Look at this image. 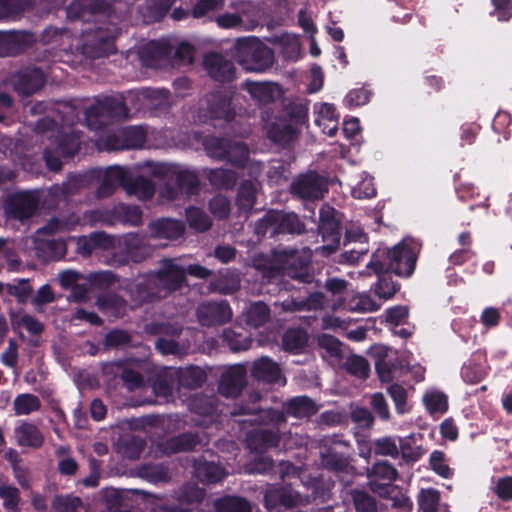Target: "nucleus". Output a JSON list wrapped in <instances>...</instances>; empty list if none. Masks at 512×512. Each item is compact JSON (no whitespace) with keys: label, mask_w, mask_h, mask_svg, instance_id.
Listing matches in <instances>:
<instances>
[{"label":"nucleus","mask_w":512,"mask_h":512,"mask_svg":"<svg viewBox=\"0 0 512 512\" xmlns=\"http://www.w3.org/2000/svg\"><path fill=\"white\" fill-rule=\"evenodd\" d=\"M292 191L302 199L315 200L323 197L326 188L324 181L316 173H309L293 184Z\"/></svg>","instance_id":"obj_22"},{"label":"nucleus","mask_w":512,"mask_h":512,"mask_svg":"<svg viewBox=\"0 0 512 512\" xmlns=\"http://www.w3.org/2000/svg\"><path fill=\"white\" fill-rule=\"evenodd\" d=\"M146 169L153 176L175 180L179 189L186 194H191L199 183L194 172L175 165L148 164Z\"/></svg>","instance_id":"obj_10"},{"label":"nucleus","mask_w":512,"mask_h":512,"mask_svg":"<svg viewBox=\"0 0 512 512\" xmlns=\"http://www.w3.org/2000/svg\"><path fill=\"white\" fill-rule=\"evenodd\" d=\"M208 112L211 119H224L227 122L234 116L230 100L218 93L208 99Z\"/></svg>","instance_id":"obj_38"},{"label":"nucleus","mask_w":512,"mask_h":512,"mask_svg":"<svg viewBox=\"0 0 512 512\" xmlns=\"http://www.w3.org/2000/svg\"><path fill=\"white\" fill-rule=\"evenodd\" d=\"M424 402L430 414H443L448 410V398L442 392L426 394Z\"/></svg>","instance_id":"obj_55"},{"label":"nucleus","mask_w":512,"mask_h":512,"mask_svg":"<svg viewBox=\"0 0 512 512\" xmlns=\"http://www.w3.org/2000/svg\"><path fill=\"white\" fill-rule=\"evenodd\" d=\"M41 408L40 399L30 393L19 394L13 402V409L16 415H29Z\"/></svg>","instance_id":"obj_49"},{"label":"nucleus","mask_w":512,"mask_h":512,"mask_svg":"<svg viewBox=\"0 0 512 512\" xmlns=\"http://www.w3.org/2000/svg\"><path fill=\"white\" fill-rule=\"evenodd\" d=\"M120 134L124 137L125 143L122 145L109 144L110 149L138 148L143 145L146 138V131L141 126L129 127Z\"/></svg>","instance_id":"obj_46"},{"label":"nucleus","mask_w":512,"mask_h":512,"mask_svg":"<svg viewBox=\"0 0 512 512\" xmlns=\"http://www.w3.org/2000/svg\"><path fill=\"white\" fill-rule=\"evenodd\" d=\"M288 260L289 258H284ZM293 261L285 266L283 274L303 284H311L315 280V269L312 258H291Z\"/></svg>","instance_id":"obj_28"},{"label":"nucleus","mask_w":512,"mask_h":512,"mask_svg":"<svg viewBox=\"0 0 512 512\" xmlns=\"http://www.w3.org/2000/svg\"><path fill=\"white\" fill-rule=\"evenodd\" d=\"M7 292L9 295L14 296L19 304H25L33 292L29 280L21 279L16 284H8Z\"/></svg>","instance_id":"obj_60"},{"label":"nucleus","mask_w":512,"mask_h":512,"mask_svg":"<svg viewBox=\"0 0 512 512\" xmlns=\"http://www.w3.org/2000/svg\"><path fill=\"white\" fill-rule=\"evenodd\" d=\"M308 336L302 329H288L282 337V347L285 351L298 354L307 345Z\"/></svg>","instance_id":"obj_41"},{"label":"nucleus","mask_w":512,"mask_h":512,"mask_svg":"<svg viewBox=\"0 0 512 512\" xmlns=\"http://www.w3.org/2000/svg\"><path fill=\"white\" fill-rule=\"evenodd\" d=\"M197 317L202 326H220L231 320L232 310L227 301L207 302L198 307Z\"/></svg>","instance_id":"obj_13"},{"label":"nucleus","mask_w":512,"mask_h":512,"mask_svg":"<svg viewBox=\"0 0 512 512\" xmlns=\"http://www.w3.org/2000/svg\"><path fill=\"white\" fill-rule=\"evenodd\" d=\"M247 384V369L243 364H235L225 370L220 377L218 391L224 397L236 398Z\"/></svg>","instance_id":"obj_12"},{"label":"nucleus","mask_w":512,"mask_h":512,"mask_svg":"<svg viewBox=\"0 0 512 512\" xmlns=\"http://www.w3.org/2000/svg\"><path fill=\"white\" fill-rule=\"evenodd\" d=\"M120 379L123 381L124 386L129 391L139 389L144 384V378L142 374L130 367H127L126 365L121 370Z\"/></svg>","instance_id":"obj_61"},{"label":"nucleus","mask_w":512,"mask_h":512,"mask_svg":"<svg viewBox=\"0 0 512 512\" xmlns=\"http://www.w3.org/2000/svg\"><path fill=\"white\" fill-rule=\"evenodd\" d=\"M316 124L322 128L323 132L328 136H334L337 131L338 116L333 105L321 103L315 106Z\"/></svg>","instance_id":"obj_36"},{"label":"nucleus","mask_w":512,"mask_h":512,"mask_svg":"<svg viewBox=\"0 0 512 512\" xmlns=\"http://www.w3.org/2000/svg\"><path fill=\"white\" fill-rule=\"evenodd\" d=\"M378 277L375 294L382 299L392 298L400 289V284L394 282L388 271L373 272Z\"/></svg>","instance_id":"obj_45"},{"label":"nucleus","mask_w":512,"mask_h":512,"mask_svg":"<svg viewBox=\"0 0 512 512\" xmlns=\"http://www.w3.org/2000/svg\"><path fill=\"white\" fill-rule=\"evenodd\" d=\"M205 497L204 489L199 488L195 484H186L179 493L178 500L186 507H194L199 505Z\"/></svg>","instance_id":"obj_51"},{"label":"nucleus","mask_w":512,"mask_h":512,"mask_svg":"<svg viewBox=\"0 0 512 512\" xmlns=\"http://www.w3.org/2000/svg\"><path fill=\"white\" fill-rule=\"evenodd\" d=\"M387 391L395 404L396 412L400 415L408 412L409 408L407 406L406 389L403 386L394 383L388 387Z\"/></svg>","instance_id":"obj_58"},{"label":"nucleus","mask_w":512,"mask_h":512,"mask_svg":"<svg viewBox=\"0 0 512 512\" xmlns=\"http://www.w3.org/2000/svg\"><path fill=\"white\" fill-rule=\"evenodd\" d=\"M493 492L496 496L504 502L512 501V476H504L498 478L495 486L493 487Z\"/></svg>","instance_id":"obj_64"},{"label":"nucleus","mask_w":512,"mask_h":512,"mask_svg":"<svg viewBox=\"0 0 512 512\" xmlns=\"http://www.w3.org/2000/svg\"><path fill=\"white\" fill-rule=\"evenodd\" d=\"M216 512H252L250 502L241 496L225 495L214 503Z\"/></svg>","instance_id":"obj_40"},{"label":"nucleus","mask_w":512,"mask_h":512,"mask_svg":"<svg viewBox=\"0 0 512 512\" xmlns=\"http://www.w3.org/2000/svg\"><path fill=\"white\" fill-rule=\"evenodd\" d=\"M243 87L261 103L271 102L279 94V87L273 83L246 81L243 83Z\"/></svg>","instance_id":"obj_37"},{"label":"nucleus","mask_w":512,"mask_h":512,"mask_svg":"<svg viewBox=\"0 0 512 512\" xmlns=\"http://www.w3.org/2000/svg\"><path fill=\"white\" fill-rule=\"evenodd\" d=\"M429 463L431 469L439 476L443 478H450L452 471L446 463V456L443 451L435 450L430 454Z\"/></svg>","instance_id":"obj_59"},{"label":"nucleus","mask_w":512,"mask_h":512,"mask_svg":"<svg viewBox=\"0 0 512 512\" xmlns=\"http://www.w3.org/2000/svg\"><path fill=\"white\" fill-rule=\"evenodd\" d=\"M96 305L102 312L120 316L126 309V301L116 293H104L97 298Z\"/></svg>","instance_id":"obj_42"},{"label":"nucleus","mask_w":512,"mask_h":512,"mask_svg":"<svg viewBox=\"0 0 512 512\" xmlns=\"http://www.w3.org/2000/svg\"><path fill=\"white\" fill-rule=\"evenodd\" d=\"M421 252V244L412 238H405L392 250V256H417Z\"/></svg>","instance_id":"obj_62"},{"label":"nucleus","mask_w":512,"mask_h":512,"mask_svg":"<svg viewBox=\"0 0 512 512\" xmlns=\"http://www.w3.org/2000/svg\"><path fill=\"white\" fill-rule=\"evenodd\" d=\"M297 133L298 131L291 125H274L268 131L270 139L279 144H287L293 141Z\"/></svg>","instance_id":"obj_56"},{"label":"nucleus","mask_w":512,"mask_h":512,"mask_svg":"<svg viewBox=\"0 0 512 512\" xmlns=\"http://www.w3.org/2000/svg\"><path fill=\"white\" fill-rule=\"evenodd\" d=\"M350 496L356 512H378L377 500L365 490L353 489Z\"/></svg>","instance_id":"obj_48"},{"label":"nucleus","mask_w":512,"mask_h":512,"mask_svg":"<svg viewBox=\"0 0 512 512\" xmlns=\"http://www.w3.org/2000/svg\"><path fill=\"white\" fill-rule=\"evenodd\" d=\"M299 501V493L293 490L290 485L273 486L269 488L264 495V506L269 511L280 507L290 509L297 506Z\"/></svg>","instance_id":"obj_16"},{"label":"nucleus","mask_w":512,"mask_h":512,"mask_svg":"<svg viewBox=\"0 0 512 512\" xmlns=\"http://www.w3.org/2000/svg\"><path fill=\"white\" fill-rule=\"evenodd\" d=\"M125 191L128 195H135L138 199H149L154 194L153 183L144 176L135 179L130 176L128 184H125Z\"/></svg>","instance_id":"obj_44"},{"label":"nucleus","mask_w":512,"mask_h":512,"mask_svg":"<svg viewBox=\"0 0 512 512\" xmlns=\"http://www.w3.org/2000/svg\"><path fill=\"white\" fill-rule=\"evenodd\" d=\"M343 368L349 375L361 380H366L371 370L368 360L357 354L348 356L343 363Z\"/></svg>","instance_id":"obj_43"},{"label":"nucleus","mask_w":512,"mask_h":512,"mask_svg":"<svg viewBox=\"0 0 512 512\" xmlns=\"http://www.w3.org/2000/svg\"><path fill=\"white\" fill-rule=\"evenodd\" d=\"M262 395L254 391L249 394L247 400L236 403L229 411L231 417L248 416L247 419L236 420L240 425H268L285 423L287 417L297 419L310 418L318 412L315 401L306 396H294L283 403V409L267 408L260 406Z\"/></svg>","instance_id":"obj_1"},{"label":"nucleus","mask_w":512,"mask_h":512,"mask_svg":"<svg viewBox=\"0 0 512 512\" xmlns=\"http://www.w3.org/2000/svg\"><path fill=\"white\" fill-rule=\"evenodd\" d=\"M440 492L435 488H422L417 495L419 512H438Z\"/></svg>","instance_id":"obj_47"},{"label":"nucleus","mask_w":512,"mask_h":512,"mask_svg":"<svg viewBox=\"0 0 512 512\" xmlns=\"http://www.w3.org/2000/svg\"><path fill=\"white\" fill-rule=\"evenodd\" d=\"M370 476L374 478L371 481L392 483L396 480L398 471L388 461H379L372 466Z\"/></svg>","instance_id":"obj_50"},{"label":"nucleus","mask_w":512,"mask_h":512,"mask_svg":"<svg viewBox=\"0 0 512 512\" xmlns=\"http://www.w3.org/2000/svg\"><path fill=\"white\" fill-rule=\"evenodd\" d=\"M256 197V188L251 182H246L241 185L238 193L237 201L241 208L251 209L254 206Z\"/></svg>","instance_id":"obj_63"},{"label":"nucleus","mask_w":512,"mask_h":512,"mask_svg":"<svg viewBox=\"0 0 512 512\" xmlns=\"http://www.w3.org/2000/svg\"><path fill=\"white\" fill-rule=\"evenodd\" d=\"M350 443L338 435L322 440L320 460L322 466L334 472H344L349 466Z\"/></svg>","instance_id":"obj_7"},{"label":"nucleus","mask_w":512,"mask_h":512,"mask_svg":"<svg viewBox=\"0 0 512 512\" xmlns=\"http://www.w3.org/2000/svg\"><path fill=\"white\" fill-rule=\"evenodd\" d=\"M369 484L374 493L378 494L381 498L390 500L392 507L400 512L412 511L413 502L403 488L392 483H380L377 481H370Z\"/></svg>","instance_id":"obj_15"},{"label":"nucleus","mask_w":512,"mask_h":512,"mask_svg":"<svg viewBox=\"0 0 512 512\" xmlns=\"http://www.w3.org/2000/svg\"><path fill=\"white\" fill-rule=\"evenodd\" d=\"M203 65L209 76L216 81L225 82L234 78L235 68L233 63L222 55H206Z\"/></svg>","instance_id":"obj_24"},{"label":"nucleus","mask_w":512,"mask_h":512,"mask_svg":"<svg viewBox=\"0 0 512 512\" xmlns=\"http://www.w3.org/2000/svg\"><path fill=\"white\" fill-rule=\"evenodd\" d=\"M232 6L236 9L235 12H225L215 18V22L220 28L238 29L242 27L243 18L247 16L253 8V5L250 2L244 0H238L237 2L232 3Z\"/></svg>","instance_id":"obj_29"},{"label":"nucleus","mask_w":512,"mask_h":512,"mask_svg":"<svg viewBox=\"0 0 512 512\" xmlns=\"http://www.w3.org/2000/svg\"><path fill=\"white\" fill-rule=\"evenodd\" d=\"M38 201L33 192L24 191L11 195L6 204L7 213L19 220L31 217L36 211Z\"/></svg>","instance_id":"obj_17"},{"label":"nucleus","mask_w":512,"mask_h":512,"mask_svg":"<svg viewBox=\"0 0 512 512\" xmlns=\"http://www.w3.org/2000/svg\"><path fill=\"white\" fill-rule=\"evenodd\" d=\"M235 57L238 63L250 72H264L274 62V55L270 48L263 45L256 38L239 39L235 46Z\"/></svg>","instance_id":"obj_3"},{"label":"nucleus","mask_w":512,"mask_h":512,"mask_svg":"<svg viewBox=\"0 0 512 512\" xmlns=\"http://www.w3.org/2000/svg\"><path fill=\"white\" fill-rule=\"evenodd\" d=\"M186 217L190 227L197 231H206L211 226V220L208 215L198 208L187 209Z\"/></svg>","instance_id":"obj_57"},{"label":"nucleus","mask_w":512,"mask_h":512,"mask_svg":"<svg viewBox=\"0 0 512 512\" xmlns=\"http://www.w3.org/2000/svg\"><path fill=\"white\" fill-rule=\"evenodd\" d=\"M202 441L200 433L185 432L168 438L161 444V450L168 456L181 452H191L200 446Z\"/></svg>","instance_id":"obj_21"},{"label":"nucleus","mask_w":512,"mask_h":512,"mask_svg":"<svg viewBox=\"0 0 512 512\" xmlns=\"http://www.w3.org/2000/svg\"><path fill=\"white\" fill-rule=\"evenodd\" d=\"M131 171L121 166L108 167L102 175V183L98 189L99 197H107L111 195L118 186L125 189L128 184Z\"/></svg>","instance_id":"obj_23"},{"label":"nucleus","mask_w":512,"mask_h":512,"mask_svg":"<svg viewBox=\"0 0 512 512\" xmlns=\"http://www.w3.org/2000/svg\"><path fill=\"white\" fill-rule=\"evenodd\" d=\"M204 146L207 154L218 160L242 166L248 160V148L241 142H230L225 139L210 137L205 139Z\"/></svg>","instance_id":"obj_8"},{"label":"nucleus","mask_w":512,"mask_h":512,"mask_svg":"<svg viewBox=\"0 0 512 512\" xmlns=\"http://www.w3.org/2000/svg\"><path fill=\"white\" fill-rule=\"evenodd\" d=\"M124 115V106L121 101L105 98L92 105L86 112V121L92 129L108 124L111 120Z\"/></svg>","instance_id":"obj_11"},{"label":"nucleus","mask_w":512,"mask_h":512,"mask_svg":"<svg viewBox=\"0 0 512 512\" xmlns=\"http://www.w3.org/2000/svg\"><path fill=\"white\" fill-rule=\"evenodd\" d=\"M65 225L58 219H51L44 227L39 228L31 241L38 256H65L67 243L55 234L64 230Z\"/></svg>","instance_id":"obj_4"},{"label":"nucleus","mask_w":512,"mask_h":512,"mask_svg":"<svg viewBox=\"0 0 512 512\" xmlns=\"http://www.w3.org/2000/svg\"><path fill=\"white\" fill-rule=\"evenodd\" d=\"M221 405L217 395L204 393L195 394L188 403L189 410L192 413L209 418L211 422L217 421L219 416L223 414Z\"/></svg>","instance_id":"obj_18"},{"label":"nucleus","mask_w":512,"mask_h":512,"mask_svg":"<svg viewBox=\"0 0 512 512\" xmlns=\"http://www.w3.org/2000/svg\"><path fill=\"white\" fill-rule=\"evenodd\" d=\"M210 183L217 188H231L236 183L235 172L228 169L210 170L208 174Z\"/></svg>","instance_id":"obj_54"},{"label":"nucleus","mask_w":512,"mask_h":512,"mask_svg":"<svg viewBox=\"0 0 512 512\" xmlns=\"http://www.w3.org/2000/svg\"><path fill=\"white\" fill-rule=\"evenodd\" d=\"M255 230L258 235L301 234L305 231V224L293 212L269 211L258 221Z\"/></svg>","instance_id":"obj_5"},{"label":"nucleus","mask_w":512,"mask_h":512,"mask_svg":"<svg viewBox=\"0 0 512 512\" xmlns=\"http://www.w3.org/2000/svg\"><path fill=\"white\" fill-rule=\"evenodd\" d=\"M17 444L21 447L40 448L44 443V436L33 423L23 422L15 428Z\"/></svg>","instance_id":"obj_31"},{"label":"nucleus","mask_w":512,"mask_h":512,"mask_svg":"<svg viewBox=\"0 0 512 512\" xmlns=\"http://www.w3.org/2000/svg\"><path fill=\"white\" fill-rule=\"evenodd\" d=\"M418 258H371L366 265L372 272L388 271L400 277H410L415 268Z\"/></svg>","instance_id":"obj_14"},{"label":"nucleus","mask_w":512,"mask_h":512,"mask_svg":"<svg viewBox=\"0 0 512 512\" xmlns=\"http://www.w3.org/2000/svg\"><path fill=\"white\" fill-rule=\"evenodd\" d=\"M246 442L252 452L262 454L279 446L280 433L278 429H254L247 434Z\"/></svg>","instance_id":"obj_19"},{"label":"nucleus","mask_w":512,"mask_h":512,"mask_svg":"<svg viewBox=\"0 0 512 512\" xmlns=\"http://www.w3.org/2000/svg\"><path fill=\"white\" fill-rule=\"evenodd\" d=\"M251 376L258 382L265 384H276L281 379L283 380V385L286 383L279 364L267 356H263L253 362Z\"/></svg>","instance_id":"obj_20"},{"label":"nucleus","mask_w":512,"mask_h":512,"mask_svg":"<svg viewBox=\"0 0 512 512\" xmlns=\"http://www.w3.org/2000/svg\"><path fill=\"white\" fill-rule=\"evenodd\" d=\"M176 374L179 387L188 390L200 388L207 380L206 372L198 366L179 368Z\"/></svg>","instance_id":"obj_33"},{"label":"nucleus","mask_w":512,"mask_h":512,"mask_svg":"<svg viewBox=\"0 0 512 512\" xmlns=\"http://www.w3.org/2000/svg\"><path fill=\"white\" fill-rule=\"evenodd\" d=\"M118 4H111L106 0H74L68 8V14L76 18H85L88 14H110L116 10Z\"/></svg>","instance_id":"obj_25"},{"label":"nucleus","mask_w":512,"mask_h":512,"mask_svg":"<svg viewBox=\"0 0 512 512\" xmlns=\"http://www.w3.org/2000/svg\"><path fill=\"white\" fill-rule=\"evenodd\" d=\"M223 341L233 351H245L252 345V339L241 333H237L233 329H225L223 331Z\"/></svg>","instance_id":"obj_52"},{"label":"nucleus","mask_w":512,"mask_h":512,"mask_svg":"<svg viewBox=\"0 0 512 512\" xmlns=\"http://www.w3.org/2000/svg\"><path fill=\"white\" fill-rule=\"evenodd\" d=\"M196 478L205 484H215L220 482L225 476V469L215 462L198 459L194 464Z\"/></svg>","instance_id":"obj_30"},{"label":"nucleus","mask_w":512,"mask_h":512,"mask_svg":"<svg viewBox=\"0 0 512 512\" xmlns=\"http://www.w3.org/2000/svg\"><path fill=\"white\" fill-rule=\"evenodd\" d=\"M150 232L155 238L174 240L182 236L184 225L177 220L161 219L150 224Z\"/></svg>","instance_id":"obj_34"},{"label":"nucleus","mask_w":512,"mask_h":512,"mask_svg":"<svg viewBox=\"0 0 512 512\" xmlns=\"http://www.w3.org/2000/svg\"><path fill=\"white\" fill-rule=\"evenodd\" d=\"M270 319V308L263 301L251 303L244 313L245 323L253 328L265 325Z\"/></svg>","instance_id":"obj_39"},{"label":"nucleus","mask_w":512,"mask_h":512,"mask_svg":"<svg viewBox=\"0 0 512 512\" xmlns=\"http://www.w3.org/2000/svg\"><path fill=\"white\" fill-rule=\"evenodd\" d=\"M12 84L19 95L29 96L43 86L44 76L40 70L31 69L15 75Z\"/></svg>","instance_id":"obj_27"},{"label":"nucleus","mask_w":512,"mask_h":512,"mask_svg":"<svg viewBox=\"0 0 512 512\" xmlns=\"http://www.w3.org/2000/svg\"><path fill=\"white\" fill-rule=\"evenodd\" d=\"M318 230L322 236L323 246L316 247L314 250H304L303 253H335L340 245L341 232L338 213L333 207L329 205L321 207Z\"/></svg>","instance_id":"obj_6"},{"label":"nucleus","mask_w":512,"mask_h":512,"mask_svg":"<svg viewBox=\"0 0 512 512\" xmlns=\"http://www.w3.org/2000/svg\"><path fill=\"white\" fill-rule=\"evenodd\" d=\"M72 241L76 243L77 253L82 255L98 254L114 246V239L105 233H93Z\"/></svg>","instance_id":"obj_26"},{"label":"nucleus","mask_w":512,"mask_h":512,"mask_svg":"<svg viewBox=\"0 0 512 512\" xmlns=\"http://www.w3.org/2000/svg\"><path fill=\"white\" fill-rule=\"evenodd\" d=\"M370 355L375 362V370L381 382L390 383L395 373L402 369V360L398 353L384 345L373 346Z\"/></svg>","instance_id":"obj_9"},{"label":"nucleus","mask_w":512,"mask_h":512,"mask_svg":"<svg viewBox=\"0 0 512 512\" xmlns=\"http://www.w3.org/2000/svg\"><path fill=\"white\" fill-rule=\"evenodd\" d=\"M209 291L223 295L233 294L240 288V277L237 273L226 270L209 283Z\"/></svg>","instance_id":"obj_35"},{"label":"nucleus","mask_w":512,"mask_h":512,"mask_svg":"<svg viewBox=\"0 0 512 512\" xmlns=\"http://www.w3.org/2000/svg\"><path fill=\"white\" fill-rule=\"evenodd\" d=\"M0 499L3 500V507L8 512H19L21 497L20 491L17 487L0 484Z\"/></svg>","instance_id":"obj_53"},{"label":"nucleus","mask_w":512,"mask_h":512,"mask_svg":"<svg viewBox=\"0 0 512 512\" xmlns=\"http://www.w3.org/2000/svg\"><path fill=\"white\" fill-rule=\"evenodd\" d=\"M172 259L163 258L162 269L147 273L131 287L130 295L137 305L159 301L182 287L186 271L174 265Z\"/></svg>","instance_id":"obj_2"},{"label":"nucleus","mask_w":512,"mask_h":512,"mask_svg":"<svg viewBox=\"0 0 512 512\" xmlns=\"http://www.w3.org/2000/svg\"><path fill=\"white\" fill-rule=\"evenodd\" d=\"M325 304V295L320 291H316L310 293L308 297L302 300H297L294 298L286 299L283 302V309L289 312H298V311H311V310H321L324 308Z\"/></svg>","instance_id":"obj_32"}]
</instances>
